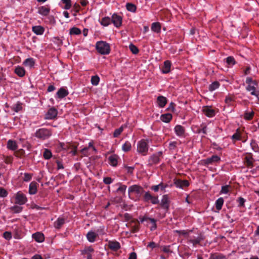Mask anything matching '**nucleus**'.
<instances>
[{
	"label": "nucleus",
	"instance_id": "obj_24",
	"mask_svg": "<svg viewBox=\"0 0 259 259\" xmlns=\"http://www.w3.org/2000/svg\"><path fill=\"white\" fill-rule=\"evenodd\" d=\"M32 31L36 35H42L45 31V29L40 25L34 26L32 27Z\"/></svg>",
	"mask_w": 259,
	"mask_h": 259
},
{
	"label": "nucleus",
	"instance_id": "obj_58",
	"mask_svg": "<svg viewBox=\"0 0 259 259\" xmlns=\"http://www.w3.org/2000/svg\"><path fill=\"white\" fill-rule=\"evenodd\" d=\"M94 251V249L92 247H88L85 248L82 252V254H87L88 255V253H91Z\"/></svg>",
	"mask_w": 259,
	"mask_h": 259
},
{
	"label": "nucleus",
	"instance_id": "obj_23",
	"mask_svg": "<svg viewBox=\"0 0 259 259\" xmlns=\"http://www.w3.org/2000/svg\"><path fill=\"white\" fill-rule=\"evenodd\" d=\"M15 73L19 77H22L25 74L24 68L20 66H17L14 69Z\"/></svg>",
	"mask_w": 259,
	"mask_h": 259
},
{
	"label": "nucleus",
	"instance_id": "obj_36",
	"mask_svg": "<svg viewBox=\"0 0 259 259\" xmlns=\"http://www.w3.org/2000/svg\"><path fill=\"white\" fill-rule=\"evenodd\" d=\"M254 112L253 110L250 112L246 111L244 114V118L246 120H250L254 116Z\"/></svg>",
	"mask_w": 259,
	"mask_h": 259
},
{
	"label": "nucleus",
	"instance_id": "obj_50",
	"mask_svg": "<svg viewBox=\"0 0 259 259\" xmlns=\"http://www.w3.org/2000/svg\"><path fill=\"white\" fill-rule=\"evenodd\" d=\"M201 128H199L197 130V133L198 134H200L202 133L203 134L205 135L207 133V126L204 124L201 125Z\"/></svg>",
	"mask_w": 259,
	"mask_h": 259
},
{
	"label": "nucleus",
	"instance_id": "obj_41",
	"mask_svg": "<svg viewBox=\"0 0 259 259\" xmlns=\"http://www.w3.org/2000/svg\"><path fill=\"white\" fill-rule=\"evenodd\" d=\"M236 201L238 203V207L241 208L245 207V202H246V200L242 197H238L236 199Z\"/></svg>",
	"mask_w": 259,
	"mask_h": 259
},
{
	"label": "nucleus",
	"instance_id": "obj_20",
	"mask_svg": "<svg viewBox=\"0 0 259 259\" xmlns=\"http://www.w3.org/2000/svg\"><path fill=\"white\" fill-rule=\"evenodd\" d=\"M38 184L35 182H32L29 186V193L31 195L35 194L37 193Z\"/></svg>",
	"mask_w": 259,
	"mask_h": 259
},
{
	"label": "nucleus",
	"instance_id": "obj_34",
	"mask_svg": "<svg viewBox=\"0 0 259 259\" xmlns=\"http://www.w3.org/2000/svg\"><path fill=\"white\" fill-rule=\"evenodd\" d=\"M180 144V142L179 143L177 141H171L169 142L168 148L171 151H176L177 148V146Z\"/></svg>",
	"mask_w": 259,
	"mask_h": 259
},
{
	"label": "nucleus",
	"instance_id": "obj_28",
	"mask_svg": "<svg viewBox=\"0 0 259 259\" xmlns=\"http://www.w3.org/2000/svg\"><path fill=\"white\" fill-rule=\"evenodd\" d=\"M172 119V115L170 113L163 114L160 116V119L162 121L168 123Z\"/></svg>",
	"mask_w": 259,
	"mask_h": 259
},
{
	"label": "nucleus",
	"instance_id": "obj_52",
	"mask_svg": "<svg viewBox=\"0 0 259 259\" xmlns=\"http://www.w3.org/2000/svg\"><path fill=\"white\" fill-rule=\"evenodd\" d=\"M123 130V128L122 126H121L119 128L116 129L114 131V133H113L114 137L116 138V137H118L121 134V133L122 132Z\"/></svg>",
	"mask_w": 259,
	"mask_h": 259
},
{
	"label": "nucleus",
	"instance_id": "obj_62",
	"mask_svg": "<svg viewBox=\"0 0 259 259\" xmlns=\"http://www.w3.org/2000/svg\"><path fill=\"white\" fill-rule=\"evenodd\" d=\"M113 182V179H112L110 177H105L103 179V182L107 185L110 184Z\"/></svg>",
	"mask_w": 259,
	"mask_h": 259
},
{
	"label": "nucleus",
	"instance_id": "obj_1",
	"mask_svg": "<svg viewBox=\"0 0 259 259\" xmlns=\"http://www.w3.org/2000/svg\"><path fill=\"white\" fill-rule=\"evenodd\" d=\"M246 83L247 85L246 87V90L250 92L251 95L258 97L259 95V91L257 90L258 83L255 80H252L250 77H247L246 79Z\"/></svg>",
	"mask_w": 259,
	"mask_h": 259
},
{
	"label": "nucleus",
	"instance_id": "obj_22",
	"mask_svg": "<svg viewBox=\"0 0 259 259\" xmlns=\"http://www.w3.org/2000/svg\"><path fill=\"white\" fill-rule=\"evenodd\" d=\"M32 238L37 242H42L45 240V236L42 233L36 232L32 235Z\"/></svg>",
	"mask_w": 259,
	"mask_h": 259
},
{
	"label": "nucleus",
	"instance_id": "obj_48",
	"mask_svg": "<svg viewBox=\"0 0 259 259\" xmlns=\"http://www.w3.org/2000/svg\"><path fill=\"white\" fill-rule=\"evenodd\" d=\"M250 146H251L252 150L254 152H257L258 151L259 147L255 140H251V142L250 143Z\"/></svg>",
	"mask_w": 259,
	"mask_h": 259
},
{
	"label": "nucleus",
	"instance_id": "obj_57",
	"mask_svg": "<svg viewBox=\"0 0 259 259\" xmlns=\"http://www.w3.org/2000/svg\"><path fill=\"white\" fill-rule=\"evenodd\" d=\"M32 175L28 173H24L23 180L25 182H28L31 180Z\"/></svg>",
	"mask_w": 259,
	"mask_h": 259
},
{
	"label": "nucleus",
	"instance_id": "obj_26",
	"mask_svg": "<svg viewBox=\"0 0 259 259\" xmlns=\"http://www.w3.org/2000/svg\"><path fill=\"white\" fill-rule=\"evenodd\" d=\"M97 237L98 234L93 231H90L87 234V239L90 242H95Z\"/></svg>",
	"mask_w": 259,
	"mask_h": 259
},
{
	"label": "nucleus",
	"instance_id": "obj_14",
	"mask_svg": "<svg viewBox=\"0 0 259 259\" xmlns=\"http://www.w3.org/2000/svg\"><path fill=\"white\" fill-rule=\"evenodd\" d=\"M141 222L143 223L144 222L149 221L150 223L152 224V226L150 227V230L153 231L156 229L157 225H156V220L154 219L149 218L147 217H144L142 218H140Z\"/></svg>",
	"mask_w": 259,
	"mask_h": 259
},
{
	"label": "nucleus",
	"instance_id": "obj_40",
	"mask_svg": "<svg viewBox=\"0 0 259 259\" xmlns=\"http://www.w3.org/2000/svg\"><path fill=\"white\" fill-rule=\"evenodd\" d=\"M131 148V143L129 141H126L122 146V150L125 152L130 151Z\"/></svg>",
	"mask_w": 259,
	"mask_h": 259
},
{
	"label": "nucleus",
	"instance_id": "obj_18",
	"mask_svg": "<svg viewBox=\"0 0 259 259\" xmlns=\"http://www.w3.org/2000/svg\"><path fill=\"white\" fill-rule=\"evenodd\" d=\"M176 134L179 137H182L185 133V128L181 125H177L174 128Z\"/></svg>",
	"mask_w": 259,
	"mask_h": 259
},
{
	"label": "nucleus",
	"instance_id": "obj_13",
	"mask_svg": "<svg viewBox=\"0 0 259 259\" xmlns=\"http://www.w3.org/2000/svg\"><path fill=\"white\" fill-rule=\"evenodd\" d=\"M202 111L203 113L208 117H212L215 115V111L211 106H205L203 107Z\"/></svg>",
	"mask_w": 259,
	"mask_h": 259
},
{
	"label": "nucleus",
	"instance_id": "obj_51",
	"mask_svg": "<svg viewBox=\"0 0 259 259\" xmlns=\"http://www.w3.org/2000/svg\"><path fill=\"white\" fill-rule=\"evenodd\" d=\"M11 210L14 213H19L22 211V207L20 206L15 205L11 207Z\"/></svg>",
	"mask_w": 259,
	"mask_h": 259
},
{
	"label": "nucleus",
	"instance_id": "obj_53",
	"mask_svg": "<svg viewBox=\"0 0 259 259\" xmlns=\"http://www.w3.org/2000/svg\"><path fill=\"white\" fill-rule=\"evenodd\" d=\"M201 241V239L200 237H197V238L195 239H191L189 240V241L192 243L194 246L199 244Z\"/></svg>",
	"mask_w": 259,
	"mask_h": 259
},
{
	"label": "nucleus",
	"instance_id": "obj_15",
	"mask_svg": "<svg viewBox=\"0 0 259 259\" xmlns=\"http://www.w3.org/2000/svg\"><path fill=\"white\" fill-rule=\"evenodd\" d=\"M119 156L116 154H112L108 158V163L112 166L115 167L118 164Z\"/></svg>",
	"mask_w": 259,
	"mask_h": 259
},
{
	"label": "nucleus",
	"instance_id": "obj_2",
	"mask_svg": "<svg viewBox=\"0 0 259 259\" xmlns=\"http://www.w3.org/2000/svg\"><path fill=\"white\" fill-rule=\"evenodd\" d=\"M96 49L101 55H108L110 52L109 44L104 41H97L96 44Z\"/></svg>",
	"mask_w": 259,
	"mask_h": 259
},
{
	"label": "nucleus",
	"instance_id": "obj_16",
	"mask_svg": "<svg viewBox=\"0 0 259 259\" xmlns=\"http://www.w3.org/2000/svg\"><path fill=\"white\" fill-rule=\"evenodd\" d=\"M109 248L114 251L118 250L120 248V243L116 241H110L108 245Z\"/></svg>",
	"mask_w": 259,
	"mask_h": 259
},
{
	"label": "nucleus",
	"instance_id": "obj_49",
	"mask_svg": "<svg viewBox=\"0 0 259 259\" xmlns=\"http://www.w3.org/2000/svg\"><path fill=\"white\" fill-rule=\"evenodd\" d=\"M231 188L230 185H225L222 187L221 193V194H227Z\"/></svg>",
	"mask_w": 259,
	"mask_h": 259
},
{
	"label": "nucleus",
	"instance_id": "obj_64",
	"mask_svg": "<svg viewBox=\"0 0 259 259\" xmlns=\"http://www.w3.org/2000/svg\"><path fill=\"white\" fill-rule=\"evenodd\" d=\"M22 107L21 104H17L13 107V110L16 112L20 111L22 109Z\"/></svg>",
	"mask_w": 259,
	"mask_h": 259
},
{
	"label": "nucleus",
	"instance_id": "obj_43",
	"mask_svg": "<svg viewBox=\"0 0 259 259\" xmlns=\"http://www.w3.org/2000/svg\"><path fill=\"white\" fill-rule=\"evenodd\" d=\"M14 154L16 157L21 158L24 156L25 154V152L24 150L20 149L19 150H18L17 151H16L15 152Z\"/></svg>",
	"mask_w": 259,
	"mask_h": 259
},
{
	"label": "nucleus",
	"instance_id": "obj_59",
	"mask_svg": "<svg viewBox=\"0 0 259 259\" xmlns=\"http://www.w3.org/2000/svg\"><path fill=\"white\" fill-rule=\"evenodd\" d=\"M7 191L4 188H0V197H5L8 195Z\"/></svg>",
	"mask_w": 259,
	"mask_h": 259
},
{
	"label": "nucleus",
	"instance_id": "obj_56",
	"mask_svg": "<svg viewBox=\"0 0 259 259\" xmlns=\"http://www.w3.org/2000/svg\"><path fill=\"white\" fill-rule=\"evenodd\" d=\"M120 186L117 189V192H120L121 193H124L126 189V186L124 185H121V184H119Z\"/></svg>",
	"mask_w": 259,
	"mask_h": 259
},
{
	"label": "nucleus",
	"instance_id": "obj_33",
	"mask_svg": "<svg viewBox=\"0 0 259 259\" xmlns=\"http://www.w3.org/2000/svg\"><path fill=\"white\" fill-rule=\"evenodd\" d=\"M224 202V200L222 197H220L216 200L215 205V208L218 210H220L222 209Z\"/></svg>",
	"mask_w": 259,
	"mask_h": 259
},
{
	"label": "nucleus",
	"instance_id": "obj_10",
	"mask_svg": "<svg viewBox=\"0 0 259 259\" xmlns=\"http://www.w3.org/2000/svg\"><path fill=\"white\" fill-rule=\"evenodd\" d=\"M58 114V111L55 107L50 108L47 113L45 115V119H54Z\"/></svg>",
	"mask_w": 259,
	"mask_h": 259
},
{
	"label": "nucleus",
	"instance_id": "obj_11",
	"mask_svg": "<svg viewBox=\"0 0 259 259\" xmlns=\"http://www.w3.org/2000/svg\"><path fill=\"white\" fill-rule=\"evenodd\" d=\"M174 185L177 188L184 189V188L188 187L189 186V182L188 181L186 180H182L181 179H175L174 180Z\"/></svg>",
	"mask_w": 259,
	"mask_h": 259
},
{
	"label": "nucleus",
	"instance_id": "obj_38",
	"mask_svg": "<svg viewBox=\"0 0 259 259\" xmlns=\"http://www.w3.org/2000/svg\"><path fill=\"white\" fill-rule=\"evenodd\" d=\"M126 8L127 10V11L133 12V13H135L137 11L136 6L135 5H134L132 3H126Z\"/></svg>",
	"mask_w": 259,
	"mask_h": 259
},
{
	"label": "nucleus",
	"instance_id": "obj_5",
	"mask_svg": "<svg viewBox=\"0 0 259 259\" xmlns=\"http://www.w3.org/2000/svg\"><path fill=\"white\" fill-rule=\"evenodd\" d=\"M148 142L146 140L142 139L138 142L137 144L138 151L142 154L143 155H146L148 150Z\"/></svg>",
	"mask_w": 259,
	"mask_h": 259
},
{
	"label": "nucleus",
	"instance_id": "obj_3",
	"mask_svg": "<svg viewBox=\"0 0 259 259\" xmlns=\"http://www.w3.org/2000/svg\"><path fill=\"white\" fill-rule=\"evenodd\" d=\"M35 137L41 140H45L49 139L52 135V132L50 130L41 128L37 130L35 133Z\"/></svg>",
	"mask_w": 259,
	"mask_h": 259
},
{
	"label": "nucleus",
	"instance_id": "obj_17",
	"mask_svg": "<svg viewBox=\"0 0 259 259\" xmlns=\"http://www.w3.org/2000/svg\"><path fill=\"white\" fill-rule=\"evenodd\" d=\"M221 160V158L217 155H213L210 157H208L205 160V163L207 164H212L215 162H218Z\"/></svg>",
	"mask_w": 259,
	"mask_h": 259
},
{
	"label": "nucleus",
	"instance_id": "obj_19",
	"mask_svg": "<svg viewBox=\"0 0 259 259\" xmlns=\"http://www.w3.org/2000/svg\"><path fill=\"white\" fill-rule=\"evenodd\" d=\"M253 159L251 154L247 155L244 158V163L246 166L249 168H252L253 166Z\"/></svg>",
	"mask_w": 259,
	"mask_h": 259
},
{
	"label": "nucleus",
	"instance_id": "obj_44",
	"mask_svg": "<svg viewBox=\"0 0 259 259\" xmlns=\"http://www.w3.org/2000/svg\"><path fill=\"white\" fill-rule=\"evenodd\" d=\"M70 34L71 35H78L81 33V30L77 27H72L70 29Z\"/></svg>",
	"mask_w": 259,
	"mask_h": 259
},
{
	"label": "nucleus",
	"instance_id": "obj_60",
	"mask_svg": "<svg viewBox=\"0 0 259 259\" xmlns=\"http://www.w3.org/2000/svg\"><path fill=\"white\" fill-rule=\"evenodd\" d=\"M34 62L32 58H28L23 63V65H34Z\"/></svg>",
	"mask_w": 259,
	"mask_h": 259
},
{
	"label": "nucleus",
	"instance_id": "obj_37",
	"mask_svg": "<svg viewBox=\"0 0 259 259\" xmlns=\"http://www.w3.org/2000/svg\"><path fill=\"white\" fill-rule=\"evenodd\" d=\"M61 3L64 5L62 6L63 9L68 10L71 8L72 6L71 0H61Z\"/></svg>",
	"mask_w": 259,
	"mask_h": 259
},
{
	"label": "nucleus",
	"instance_id": "obj_8",
	"mask_svg": "<svg viewBox=\"0 0 259 259\" xmlns=\"http://www.w3.org/2000/svg\"><path fill=\"white\" fill-rule=\"evenodd\" d=\"M27 201V198L22 192L17 193L15 197V203L19 205L24 204Z\"/></svg>",
	"mask_w": 259,
	"mask_h": 259
},
{
	"label": "nucleus",
	"instance_id": "obj_61",
	"mask_svg": "<svg viewBox=\"0 0 259 259\" xmlns=\"http://www.w3.org/2000/svg\"><path fill=\"white\" fill-rule=\"evenodd\" d=\"M3 237L7 240H10L12 238V234L10 232L6 231L3 234Z\"/></svg>",
	"mask_w": 259,
	"mask_h": 259
},
{
	"label": "nucleus",
	"instance_id": "obj_7",
	"mask_svg": "<svg viewBox=\"0 0 259 259\" xmlns=\"http://www.w3.org/2000/svg\"><path fill=\"white\" fill-rule=\"evenodd\" d=\"M162 152L161 151L153 154L149 158L148 164L150 165H152L153 164H156L160 162V157L162 156Z\"/></svg>",
	"mask_w": 259,
	"mask_h": 259
},
{
	"label": "nucleus",
	"instance_id": "obj_55",
	"mask_svg": "<svg viewBox=\"0 0 259 259\" xmlns=\"http://www.w3.org/2000/svg\"><path fill=\"white\" fill-rule=\"evenodd\" d=\"M226 62L228 64H229V65L231 64H233V65H234V64H235V63H236V62H235V59H234V57H232V56H229V57H227V58H226Z\"/></svg>",
	"mask_w": 259,
	"mask_h": 259
},
{
	"label": "nucleus",
	"instance_id": "obj_45",
	"mask_svg": "<svg viewBox=\"0 0 259 259\" xmlns=\"http://www.w3.org/2000/svg\"><path fill=\"white\" fill-rule=\"evenodd\" d=\"M209 259H226L225 256L222 254H211Z\"/></svg>",
	"mask_w": 259,
	"mask_h": 259
},
{
	"label": "nucleus",
	"instance_id": "obj_31",
	"mask_svg": "<svg viewBox=\"0 0 259 259\" xmlns=\"http://www.w3.org/2000/svg\"><path fill=\"white\" fill-rule=\"evenodd\" d=\"M65 223V220L63 218H59L54 223V227L56 229H60L62 225Z\"/></svg>",
	"mask_w": 259,
	"mask_h": 259
},
{
	"label": "nucleus",
	"instance_id": "obj_42",
	"mask_svg": "<svg viewBox=\"0 0 259 259\" xmlns=\"http://www.w3.org/2000/svg\"><path fill=\"white\" fill-rule=\"evenodd\" d=\"M43 156L45 159H50L52 156L51 151L48 149H45L43 153Z\"/></svg>",
	"mask_w": 259,
	"mask_h": 259
},
{
	"label": "nucleus",
	"instance_id": "obj_25",
	"mask_svg": "<svg viewBox=\"0 0 259 259\" xmlns=\"http://www.w3.org/2000/svg\"><path fill=\"white\" fill-rule=\"evenodd\" d=\"M50 11L49 8L46 6H41L38 8V13L42 16H46L49 15Z\"/></svg>",
	"mask_w": 259,
	"mask_h": 259
},
{
	"label": "nucleus",
	"instance_id": "obj_32",
	"mask_svg": "<svg viewBox=\"0 0 259 259\" xmlns=\"http://www.w3.org/2000/svg\"><path fill=\"white\" fill-rule=\"evenodd\" d=\"M7 148L12 150H15L17 148V145L15 141L9 140L7 143Z\"/></svg>",
	"mask_w": 259,
	"mask_h": 259
},
{
	"label": "nucleus",
	"instance_id": "obj_29",
	"mask_svg": "<svg viewBox=\"0 0 259 259\" xmlns=\"http://www.w3.org/2000/svg\"><path fill=\"white\" fill-rule=\"evenodd\" d=\"M231 139L235 141L242 140V133L239 128L237 129L236 132L232 135Z\"/></svg>",
	"mask_w": 259,
	"mask_h": 259
},
{
	"label": "nucleus",
	"instance_id": "obj_39",
	"mask_svg": "<svg viewBox=\"0 0 259 259\" xmlns=\"http://www.w3.org/2000/svg\"><path fill=\"white\" fill-rule=\"evenodd\" d=\"M220 86V83H219V82H218V81H214L209 85V91L212 92L215 90L216 89H218Z\"/></svg>",
	"mask_w": 259,
	"mask_h": 259
},
{
	"label": "nucleus",
	"instance_id": "obj_47",
	"mask_svg": "<svg viewBox=\"0 0 259 259\" xmlns=\"http://www.w3.org/2000/svg\"><path fill=\"white\" fill-rule=\"evenodd\" d=\"M91 81L93 85H97L99 84L100 78L98 75L93 76Z\"/></svg>",
	"mask_w": 259,
	"mask_h": 259
},
{
	"label": "nucleus",
	"instance_id": "obj_6",
	"mask_svg": "<svg viewBox=\"0 0 259 259\" xmlns=\"http://www.w3.org/2000/svg\"><path fill=\"white\" fill-rule=\"evenodd\" d=\"M143 199L144 201L146 202H151L153 204L159 203L158 196H152L149 192H145L143 196Z\"/></svg>",
	"mask_w": 259,
	"mask_h": 259
},
{
	"label": "nucleus",
	"instance_id": "obj_21",
	"mask_svg": "<svg viewBox=\"0 0 259 259\" xmlns=\"http://www.w3.org/2000/svg\"><path fill=\"white\" fill-rule=\"evenodd\" d=\"M157 103L158 106L160 108H163L167 103V99L162 96L157 97Z\"/></svg>",
	"mask_w": 259,
	"mask_h": 259
},
{
	"label": "nucleus",
	"instance_id": "obj_12",
	"mask_svg": "<svg viewBox=\"0 0 259 259\" xmlns=\"http://www.w3.org/2000/svg\"><path fill=\"white\" fill-rule=\"evenodd\" d=\"M170 201L168 196L167 195H164L162 196V199L160 205L161 207L167 211L169 207Z\"/></svg>",
	"mask_w": 259,
	"mask_h": 259
},
{
	"label": "nucleus",
	"instance_id": "obj_9",
	"mask_svg": "<svg viewBox=\"0 0 259 259\" xmlns=\"http://www.w3.org/2000/svg\"><path fill=\"white\" fill-rule=\"evenodd\" d=\"M122 18L121 16L117 15V14H114L112 15L111 17V23L113 24L114 26L117 28H119L122 25Z\"/></svg>",
	"mask_w": 259,
	"mask_h": 259
},
{
	"label": "nucleus",
	"instance_id": "obj_4",
	"mask_svg": "<svg viewBox=\"0 0 259 259\" xmlns=\"http://www.w3.org/2000/svg\"><path fill=\"white\" fill-rule=\"evenodd\" d=\"M144 192V189L141 186L138 185H132L128 189V193L130 198H131V195L132 193H135L136 194V197L139 198Z\"/></svg>",
	"mask_w": 259,
	"mask_h": 259
},
{
	"label": "nucleus",
	"instance_id": "obj_35",
	"mask_svg": "<svg viewBox=\"0 0 259 259\" xmlns=\"http://www.w3.org/2000/svg\"><path fill=\"white\" fill-rule=\"evenodd\" d=\"M100 23L104 26H107L111 23V19L109 17H105L101 19Z\"/></svg>",
	"mask_w": 259,
	"mask_h": 259
},
{
	"label": "nucleus",
	"instance_id": "obj_54",
	"mask_svg": "<svg viewBox=\"0 0 259 259\" xmlns=\"http://www.w3.org/2000/svg\"><path fill=\"white\" fill-rule=\"evenodd\" d=\"M129 48L131 51L134 54H137L139 52V50L138 48L133 44L130 45L129 46Z\"/></svg>",
	"mask_w": 259,
	"mask_h": 259
},
{
	"label": "nucleus",
	"instance_id": "obj_46",
	"mask_svg": "<svg viewBox=\"0 0 259 259\" xmlns=\"http://www.w3.org/2000/svg\"><path fill=\"white\" fill-rule=\"evenodd\" d=\"M171 66H159V69L163 73H167L170 72Z\"/></svg>",
	"mask_w": 259,
	"mask_h": 259
},
{
	"label": "nucleus",
	"instance_id": "obj_27",
	"mask_svg": "<svg viewBox=\"0 0 259 259\" xmlns=\"http://www.w3.org/2000/svg\"><path fill=\"white\" fill-rule=\"evenodd\" d=\"M68 95V92L63 88H60L57 92V95L58 98L62 99L66 97Z\"/></svg>",
	"mask_w": 259,
	"mask_h": 259
},
{
	"label": "nucleus",
	"instance_id": "obj_30",
	"mask_svg": "<svg viewBox=\"0 0 259 259\" xmlns=\"http://www.w3.org/2000/svg\"><path fill=\"white\" fill-rule=\"evenodd\" d=\"M151 30L154 32L159 33L161 30V25L159 22H154L152 24Z\"/></svg>",
	"mask_w": 259,
	"mask_h": 259
},
{
	"label": "nucleus",
	"instance_id": "obj_63",
	"mask_svg": "<svg viewBox=\"0 0 259 259\" xmlns=\"http://www.w3.org/2000/svg\"><path fill=\"white\" fill-rule=\"evenodd\" d=\"M4 161L7 164H10L13 162V157L11 156H4Z\"/></svg>",
	"mask_w": 259,
	"mask_h": 259
}]
</instances>
